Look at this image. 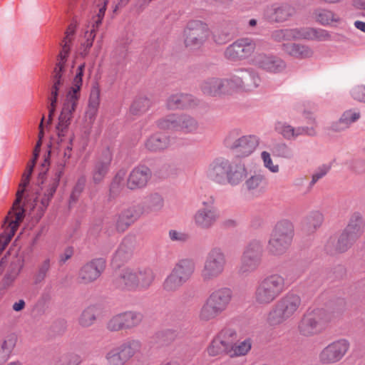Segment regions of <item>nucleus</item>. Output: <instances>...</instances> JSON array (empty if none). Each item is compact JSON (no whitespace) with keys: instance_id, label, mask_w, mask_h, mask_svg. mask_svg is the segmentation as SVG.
<instances>
[{"instance_id":"nucleus-1","label":"nucleus","mask_w":365,"mask_h":365,"mask_svg":"<svg viewBox=\"0 0 365 365\" xmlns=\"http://www.w3.org/2000/svg\"><path fill=\"white\" fill-rule=\"evenodd\" d=\"M247 175V168L244 164H233L225 158L215 159L210 163L206 170L207 178L220 185H238L245 180Z\"/></svg>"},{"instance_id":"nucleus-2","label":"nucleus","mask_w":365,"mask_h":365,"mask_svg":"<svg viewBox=\"0 0 365 365\" xmlns=\"http://www.w3.org/2000/svg\"><path fill=\"white\" fill-rule=\"evenodd\" d=\"M85 66V63H82L78 67L76 76L73 78V86L66 95L61 113L59 115L58 123L56 126L58 143H62L64 141V137L68 132V126L71 123L72 115L76 108L80 98V91L83 84L82 78Z\"/></svg>"},{"instance_id":"nucleus-3","label":"nucleus","mask_w":365,"mask_h":365,"mask_svg":"<svg viewBox=\"0 0 365 365\" xmlns=\"http://www.w3.org/2000/svg\"><path fill=\"white\" fill-rule=\"evenodd\" d=\"M233 297V291L229 287L223 286L214 289L200 308L199 320L207 323L220 317L228 309Z\"/></svg>"},{"instance_id":"nucleus-4","label":"nucleus","mask_w":365,"mask_h":365,"mask_svg":"<svg viewBox=\"0 0 365 365\" xmlns=\"http://www.w3.org/2000/svg\"><path fill=\"white\" fill-rule=\"evenodd\" d=\"M287 289L285 278L278 274H270L257 283L253 293L254 302L267 306L274 302Z\"/></svg>"},{"instance_id":"nucleus-5","label":"nucleus","mask_w":365,"mask_h":365,"mask_svg":"<svg viewBox=\"0 0 365 365\" xmlns=\"http://www.w3.org/2000/svg\"><path fill=\"white\" fill-rule=\"evenodd\" d=\"M302 307L301 297L289 292L272 307L267 314V322L272 327L279 326L294 317Z\"/></svg>"},{"instance_id":"nucleus-6","label":"nucleus","mask_w":365,"mask_h":365,"mask_svg":"<svg viewBox=\"0 0 365 365\" xmlns=\"http://www.w3.org/2000/svg\"><path fill=\"white\" fill-rule=\"evenodd\" d=\"M227 258L225 251L219 247L211 248L206 254L200 269V277L204 282H213L225 272Z\"/></svg>"},{"instance_id":"nucleus-7","label":"nucleus","mask_w":365,"mask_h":365,"mask_svg":"<svg viewBox=\"0 0 365 365\" xmlns=\"http://www.w3.org/2000/svg\"><path fill=\"white\" fill-rule=\"evenodd\" d=\"M270 38L278 43L301 39L324 41L330 40L331 35L322 29L302 27L276 29L272 31Z\"/></svg>"},{"instance_id":"nucleus-8","label":"nucleus","mask_w":365,"mask_h":365,"mask_svg":"<svg viewBox=\"0 0 365 365\" xmlns=\"http://www.w3.org/2000/svg\"><path fill=\"white\" fill-rule=\"evenodd\" d=\"M264 243L252 239L245 246L238 265V272L247 275L256 272L261 266L264 256Z\"/></svg>"},{"instance_id":"nucleus-9","label":"nucleus","mask_w":365,"mask_h":365,"mask_svg":"<svg viewBox=\"0 0 365 365\" xmlns=\"http://www.w3.org/2000/svg\"><path fill=\"white\" fill-rule=\"evenodd\" d=\"M331 320L330 314L323 309H315L303 315L298 323L297 330L303 336H313L325 330Z\"/></svg>"},{"instance_id":"nucleus-10","label":"nucleus","mask_w":365,"mask_h":365,"mask_svg":"<svg viewBox=\"0 0 365 365\" xmlns=\"http://www.w3.org/2000/svg\"><path fill=\"white\" fill-rule=\"evenodd\" d=\"M225 146L237 157L245 158L251 155L258 146L259 139L253 135H244L241 130L232 129L224 139Z\"/></svg>"},{"instance_id":"nucleus-11","label":"nucleus","mask_w":365,"mask_h":365,"mask_svg":"<svg viewBox=\"0 0 365 365\" xmlns=\"http://www.w3.org/2000/svg\"><path fill=\"white\" fill-rule=\"evenodd\" d=\"M142 342L137 339H128L109 349L105 359L108 365H127L136 354L141 352Z\"/></svg>"},{"instance_id":"nucleus-12","label":"nucleus","mask_w":365,"mask_h":365,"mask_svg":"<svg viewBox=\"0 0 365 365\" xmlns=\"http://www.w3.org/2000/svg\"><path fill=\"white\" fill-rule=\"evenodd\" d=\"M210 29L208 26L199 20L190 21L184 29V43L190 49L200 48L208 39Z\"/></svg>"},{"instance_id":"nucleus-13","label":"nucleus","mask_w":365,"mask_h":365,"mask_svg":"<svg viewBox=\"0 0 365 365\" xmlns=\"http://www.w3.org/2000/svg\"><path fill=\"white\" fill-rule=\"evenodd\" d=\"M202 207L196 210L192 217L195 227L202 230L212 229L220 218V212L214 204V199L211 197L208 201L202 202Z\"/></svg>"},{"instance_id":"nucleus-14","label":"nucleus","mask_w":365,"mask_h":365,"mask_svg":"<svg viewBox=\"0 0 365 365\" xmlns=\"http://www.w3.org/2000/svg\"><path fill=\"white\" fill-rule=\"evenodd\" d=\"M256 48V42L249 38L237 39L229 45L225 52V57L231 61L245 60L254 53Z\"/></svg>"},{"instance_id":"nucleus-15","label":"nucleus","mask_w":365,"mask_h":365,"mask_svg":"<svg viewBox=\"0 0 365 365\" xmlns=\"http://www.w3.org/2000/svg\"><path fill=\"white\" fill-rule=\"evenodd\" d=\"M350 346L348 340H336L324 347L319 355V361L324 364H334L339 361L346 355Z\"/></svg>"},{"instance_id":"nucleus-16","label":"nucleus","mask_w":365,"mask_h":365,"mask_svg":"<svg viewBox=\"0 0 365 365\" xmlns=\"http://www.w3.org/2000/svg\"><path fill=\"white\" fill-rule=\"evenodd\" d=\"M295 14V8L289 3L275 2L266 7L264 17L271 23L282 24L289 21Z\"/></svg>"},{"instance_id":"nucleus-17","label":"nucleus","mask_w":365,"mask_h":365,"mask_svg":"<svg viewBox=\"0 0 365 365\" xmlns=\"http://www.w3.org/2000/svg\"><path fill=\"white\" fill-rule=\"evenodd\" d=\"M106 268V260L96 258L83 264L79 269L77 280L82 284H88L97 280Z\"/></svg>"},{"instance_id":"nucleus-18","label":"nucleus","mask_w":365,"mask_h":365,"mask_svg":"<svg viewBox=\"0 0 365 365\" xmlns=\"http://www.w3.org/2000/svg\"><path fill=\"white\" fill-rule=\"evenodd\" d=\"M252 61L259 68L272 73H282L287 67L285 61L281 58L264 53H256Z\"/></svg>"},{"instance_id":"nucleus-19","label":"nucleus","mask_w":365,"mask_h":365,"mask_svg":"<svg viewBox=\"0 0 365 365\" xmlns=\"http://www.w3.org/2000/svg\"><path fill=\"white\" fill-rule=\"evenodd\" d=\"M24 209L19 211H10L4 220V231L0 235V250H4L14 235L19 222L24 219Z\"/></svg>"},{"instance_id":"nucleus-20","label":"nucleus","mask_w":365,"mask_h":365,"mask_svg":"<svg viewBox=\"0 0 365 365\" xmlns=\"http://www.w3.org/2000/svg\"><path fill=\"white\" fill-rule=\"evenodd\" d=\"M152 177L150 169L145 165L135 167L130 173L126 187L130 190H136L145 188Z\"/></svg>"},{"instance_id":"nucleus-21","label":"nucleus","mask_w":365,"mask_h":365,"mask_svg":"<svg viewBox=\"0 0 365 365\" xmlns=\"http://www.w3.org/2000/svg\"><path fill=\"white\" fill-rule=\"evenodd\" d=\"M143 214L145 213L140 203L132 205L123 210L117 217L115 221L116 230L120 232L125 231Z\"/></svg>"},{"instance_id":"nucleus-22","label":"nucleus","mask_w":365,"mask_h":365,"mask_svg":"<svg viewBox=\"0 0 365 365\" xmlns=\"http://www.w3.org/2000/svg\"><path fill=\"white\" fill-rule=\"evenodd\" d=\"M200 101L189 93H175L170 95L166 101L169 110H189L197 107Z\"/></svg>"},{"instance_id":"nucleus-23","label":"nucleus","mask_w":365,"mask_h":365,"mask_svg":"<svg viewBox=\"0 0 365 365\" xmlns=\"http://www.w3.org/2000/svg\"><path fill=\"white\" fill-rule=\"evenodd\" d=\"M112 284L122 291L136 292L135 269L125 267L120 270L113 276Z\"/></svg>"},{"instance_id":"nucleus-24","label":"nucleus","mask_w":365,"mask_h":365,"mask_svg":"<svg viewBox=\"0 0 365 365\" xmlns=\"http://www.w3.org/2000/svg\"><path fill=\"white\" fill-rule=\"evenodd\" d=\"M354 238L343 232L338 237H331L327 242L324 249L329 255H336L346 252L356 242Z\"/></svg>"},{"instance_id":"nucleus-25","label":"nucleus","mask_w":365,"mask_h":365,"mask_svg":"<svg viewBox=\"0 0 365 365\" xmlns=\"http://www.w3.org/2000/svg\"><path fill=\"white\" fill-rule=\"evenodd\" d=\"M111 161V151L108 148L104 149L93 166L92 177L94 183L98 184L103 181L108 173Z\"/></svg>"},{"instance_id":"nucleus-26","label":"nucleus","mask_w":365,"mask_h":365,"mask_svg":"<svg viewBox=\"0 0 365 365\" xmlns=\"http://www.w3.org/2000/svg\"><path fill=\"white\" fill-rule=\"evenodd\" d=\"M292 244V242L288 240L271 232L267 244V250L272 256L281 257L287 253Z\"/></svg>"},{"instance_id":"nucleus-27","label":"nucleus","mask_w":365,"mask_h":365,"mask_svg":"<svg viewBox=\"0 0 365 365\" xmlns=\"http://www.w3.org/2000/svg\"><path fill=\"white\" fill-rule=\"evenodd\" d=\"M224 83V78L210 77L202 82L200 90L204 95L211 97L227 95Z\"/></svg>"},{"instance_id":"nucleus-28","label":"nucleus","mask_w":365,"mask_h":365,"mask_svg":"<svg viewBox=\"0 0 365 365\" xmlns=\"http://www.w3.org/2000/svg\"><path fill=\"white\" fill-rule=\"evenodd\" d=\"M58 62L56 64L52 74V86L50 88V97L52 99V103H57L58 92L61 86L63 84V73L66 59L58 57Z\"/></svg>"},{"instance_id":"nucleus-29","label":"nucleus","mask_w":365,"mask_h":365,"mask_svg":"<svg viewBox=\"0 0 365 365\" xmlns=\"http://www.w3.org/2000/svg\"><path fill=\"white\" fill-rule=\"evenodd\" d=\"M365 230V219L359 212H354L350 217L348 225L344 230L346 233L357 240Z\"/></svg>"},{"instance_id":"nucleus-30","label":"nucleus","mask_w":365,"mask_h":365,"mask_svg":"<svg viewBox=\"0 0 365 365\" xmlns=\"http://www.w3.org/2000/svg\"><path fill=\"white\" fill-rule=\"evenodd\" d=\"M282 48L285 53L297 59H307L312 58L314 55L313 49L306 44L283 43Z\"/></svg>"},{"instance_id":"nucleus-31","label":"nucleus","mask_w":365,"mask_h":365,"mask_svg":"<svg viewBox=\"0 0 365 365\" xmlns=\"http://www.w3.org/2000/svg\"><path fill=\"white\" fill-rule=\"evenodd\" d=\"M361 118V113L359 109L353 108L345 110L340 118L334 122L331 125V129L335 132L343 131L356 122Z\"/></svg>"},{"instance_id":"nucleus-32","label":"nucleus","mask_w":365,"mask_h":365,"mask_svg":"<svg viewBox=\"0 0 365 365\" xmlns=\"http://www.w3.org/2000/svg\"><path fill=\"white\" fill-rule=\"evenodd\" d=\"M136 292L148 289L153 284L155 274L149 267L135 269Z\"/></svg>"},{"instance_id":"nucleus-33","label":"nucleus","mask_w":365,"mask_h":365,"mask_svg":"<svg viewBox=\"0 0 365 365\" xmlns=\"http://www.w3.org/2000/svg\"><path fill=\"white\" fill-rule=\"evenodd\" d=\"M145 148L150 152H159L169 148L171 145V138L168 135L156 133L150 135L145 141Z\"/></svg>"},{"instance_id":"nucleus-34","label":"nucleus","mask_w":365,"mask_h":365,"mask_svg":"<svg viewBox=\"0 0 365 365\" xmlns=\"http://www.w3.org/2000/svg\"><path fill=\"white\" fill-rule=\"evenodd\" d=\"M196 265L195 261L191 258H182L179 259L171 270L176 275L182 277L185 282L189 281L195 273Z\"/></svg>"},{"instance_id":"nucleus-35","label":"nucleus","mask_w":365,"mask_h":365,"mask_svg":"<svg viewBox=\"0 0 365 365\" xmlns=\"http://www.w3.org/2000/svg\"><path fill=\"white\" fill-rule=\"evenodd\" d=\"M63 173V166H58L55 173L53 176L50 180L46 190L44 191L43 196L41 199V209L43 210H45L48 205H49V202L52 199L54 193L56 191V189L59 185L60 179Z\"/></svg>"},{"instance_id":"nucleus-36","label":"nucleus","mask_w":365,"mask_h":365,"mask_svg":"<svg viewBox=\"0 0 365 365\" xmlns=\"http://www.w3.org/2000/svg\"><path fill=\"white\" fill-rule=\"evenodd\" d=\"M132 250V237H125L113 256V262L115 263L117 267L120 266L121 264L126 262L130 257Z\"/></svg>"},{"instance_id":"nucleus-37","label":"nucleus","mask_w":365,"mask_h":365,"mask_svg":"<svg viewBox=\"0 0 365 365\" xmlns=\"http://www.w3.org/2000/svg\"><path fill=\"white\" fill-rule=\"evenodd\" d=\"M324 217L319 211H312L302 221V230L307 234L314 232L322 224Z\"/></svg>"},{"instance_id":"nucleus-38","label":"nucleus","mask_w":365,"mask_h":365,"mask_svg":"<svg viewBox=\"0 0 365 365\" xmlns=\"http://www.w3.org/2000/svg\"><path fill=\"white\" fill-rule=\"evenodd\" d=\"M242 90L251 91L257 88L260 83L261 78L252 68H242Z\"/></svg>"},{"instance_id":"nucleus-39","label":"nucleus","mask_w":365,"mask_h":365,"mask_svg":"<svg viewBox=\"0 0 365 365\" xmlns=\"http://www.w3.org/2000/svg\"><path fill=\"white\" fill-rule=\"evenodd\" d=\"M272 232L292 242L294 236V226L289 220L282 219L277 222Z\"/></svg>"},{"instance_id":"nucleus-40","label":"nucleus","mask_w":365,"mask_h":365,"mask_svg":"<svg viewBox=\"0 0 365 365\" xmlns=\"http://www.w3.org/2000/svg\"><path fill=\"white\" fill-rule=\"evenodd\" d=\"M145 214L160 212L164 207V198L157 192L151 193L140 203Z\"/></svg>"},{"instance_id":"nucleus-41","label":"nucleus","mask_w":365,"mask_h":365,"mask_svg":"<svg viewBox=\"0 0 365 365\" xmlns=\"http://www.w3.org/2000/svg\"><path fill=\"white\" fill-rule=\"evenodd\" d=\"M99 312V307L96 305L87 307L82 311L78 317V324L83 328L91 327L96 322Z\"/></svg>"},{"instance_id":"nucleus-42","label":"nucleus","mask_w":365,"mask_h":365,"mask_svg":"<svg viewBox=\"0 0 365 365\" xmlns=\"http://www.w3.org/2000/svg\"><path fill=\"white\" fill-rule=\"evenodd\" d=\"M124 330H130L138 327L143 319V314L138 311L121 312Z\"/></svg>"},{"instance_id":"nucleus-43","label":"nucleus","mask_w":365,"mask_h":365,"mask_svg":"<svg viewBox=\"0 0 365 365\" xmlns=\"http://www.w3.org/2000/svg\"><path fill=\"white\" fill-rule=\"evenodd\" d=\"M34 169V165H27L26 170L24 172V173L22 175V180L19 185V187L21 189H19L16 192V198L14 202L12 210L14 211H19L21 210V209H24L22 207H21L20 203L21 202L25 188L29 183V178L30 176L33 172Z\"/></svg>"},{"instance_id":"nucleus-44","label":"nucleus","mask_w":365,"mask_h":365,"mask_svg":"<svg viewBox=\"0 0 365 365\" xmlns=\"http://www.w3.org/2000/svg\"><path fill=\"white\" fill-rule=\"evenodd\" d=\"M179 132L185 134H195L199 129L198 121L187 114H180Z\"/></svg>"},{"instance_id":"nucleus-45","label":"nucleus","mask_w":365,"mask_h":365,"mask_svg":"<svg viewBox=\"0 0 365 365\" xmlns=\"http://www.w3.org/2000/svg\"><path fill=\"white\" fill-rule=\"evenodd\" d=\"M180 114L170 113L156 121V125L159 129L168 130L179 132Z\"/></svg>"},{"instance_id":"nucleus-46","label":"nucleus","mask_w":365,"mask_h":365,"mask_svg":"<svg viewBox=\"0 0 365 365\" xmlns=\"http://www.w3.org/2000/svg\"><path fill=\"white\" fill-rule=\"evenodd\" d=\"M252 340L246 338L242 341L234 342L230 348L229 356L231 358L246 356L251 350Z\"/></svg>"},{"instance_id":"nucleus-47","label":"nucleus","mask_w":365,"mask_h":365,"mask_svg":"<svg viewBox=\"0 0 365 365\" xmlns=\"http://www.w3.org/2000/svg\"><path fill=\"white\" fill-rule=\"evenodd\" d=\"M206 351L210 356H217L224 354L229 356L230 348L225 341L220 340L217 336H215L207 346Z\"/></svg>"},{"instance_id":"nucleus-48","label":"nucleus","mask_w":365,"mask_h":365,"mask_svg":"<svg viewBox=\"0 0 365 365\" xmlns=\"http://www.w3.org/2000/svg\"><path fill=\"white\" fill-rule=\"evenodd\" d=\"M100 104V89L98 86L91 88L86 115L90 120H93L97 114Z\"/></svg>"},{"instance_id":"nucleus-49","label":"nucleus","mask_w":365,"mask_h":365,"mask_svg":"<svg viewBox=\"0 0 365 365\" xmlns=\"http://www.w3.org/2000/svg\"><path fill=\"white\" fill-rule=\"evenodd\" d=\"M242 68L236 70L229 78H224L226 94H231L237 89L242 90Z\"/></svg>"},{"instance_id":"nucleus-50","label":"nucleus","mask_w":365,"mask_h":365,"mask_svg":"<svg viewBox=\"0 0 365 365\" xmlns=\"http://www.w3.org/2000/svg\"><path fill=\"white\" fill-rule=\"evenodd\" d=\"M316 20L323 26L330 25L332 23H339L341 18L333 11L324 9H318L314 11Z\"/></svg>"},{"instance_id":"nucleus-51","label":"nucleus","mask_w":365,"mask_h":365,"mask_svg":"<svg viewBox=\"0 0 365 365\" xmlns=\"http://www.w3.org/2000/svg\"><path fill=\"white\" fill-rule=\"evenodd\" d=\"M182 277L176 275L172 271L165 277L163 283V288L167 292H175L178 291L186 282L182 280Z\"/></svg>"},{"instance_id":"nucleus-52","label":"nucleus","mask_w":365,"mask_h":365,"mask_svg":"<svg viewBox=\"0 0 365 365\" xmlns=\"http://www.w3.org/2000/svg\"><path fill=\"white\" fill-rule=\"evenodd\" d=\"M74 33H75V26L73 24H71L68 26L66 31L65 32V37L61 44L62 49H61L60 53L58 54V58L67 60V57L69 54L70 48H71L70 44L72 41Z\"/></svg>"},{"instance_id":"nucleus-53","label":"nucleus","mask_w":365,"mask_h":365,"mask_svg":"<svg viewBox=\"0 0 365 365\" xmlns=\"http://www.w3.org/2000/svg\"><path fill=\"white\" fill-rule=\"evenodd\" d=\"M270 150L272 155L277 158L289 160L294 157L292 149L285 143L273 144Z\"/></svg>"},{"instance_id":"nucleus-54","label":"nucleus","mask_w":365,"mask_h":365,"mask_svg":"<svg viewBox=\"0 0 365 365\" xmlns=\"http://www.w3.org/2000/svg\"><path fill=\"white\" fill-rule=\"evenodd\" d=\"M51 267V260L49 257L43 259L37 267L36 272L34 276L35 284H40L46 278Z\"/></svg>"},{"instance_id":"nucleus-55","label":"nucleus","mask_w":365,"mask_h":365,"mask_svg":"<svg viewBox=\"0 0 365 365\" xmlns=\"http://www.w3.org/2000/svg\"><path fill=\"white\" fill-rule=\"evenodd\" d=\"M233 38V34L227 26H220L212 32L214 41L219 45H222L230 41Z\"/></svg>"},{"instance_id":"nucleus-56","label":"nucleus","mask_w":365,"mask_h":365,"mask_svg":"<svg viewBox=\"0 0 365 365\" xmlns=\"http://www.w3.org/2000/svg\"><path fill=\"white\" fill-rule=\"evenodd\" d=\"M16 336H8L0 346V365L5 363L16 345Z\"/></svg>"},{"instance_id":"nucleus-57","label":"nucleus","mask_w":365,"mask_h":365,"mask_svg":"<svg viewBox=\"0 0 365 365\" xmlns=\"http://www.w3.org/2000/svg\"><path fill=\"white\" fill-rule=\"evenodd\" d=\"M151 102L145 96L136 98L132 103L130 111L133 115H140L146 112L150 107Z\"/></svg>"},{"instance_id":"nucleus-58","label":"nucleus","mask_w":365,"mask_h":365,"mask_svg":"<svg viewBox=\"0 0 365 365\" xmlns=\"http://www.w3.org/2000/svg\"><path fill=\"white\" fill-rule=\"evenodd\" d=\"M265 184L266 178L264 175L261 173H255L247 179L245 186L249 192L254 193Z\"/></svg>"},{"instance_id":"nucleus-59","label":"nucleus","mask_w":365,"mask_h":365,"mask_svg":"<svg viewBox=\"0 0 365 365\" xmlns=\"http://www.w3.org/2000/svg\"><path fill=\"white\" fill-rule=\"evenodd\" d=\"M215 336L220 340L225 341L229 348L237 339V331L234 328L227 326L224 327Z\"/></svg>"},{"instance_id":"nucleus-60","label":"nucleus","mask_w":365,"mask_h":365,"mask_svg":"<svg viewBox=\"0 0 365 365\" xmlns=\"http://www.w3.org/2000/svg\"><path fill=\"white\" fill-rule=\"evenodd\" d=\"M23 264L20 263H12L5 274L2 282L4 287L10 286L18 275L20 274Z\"/></svg>"},{"instance_id":"nucleus-61","label":"nucleus","mask_w":365,"mask_h":365,"mask_svg":"<svg viewBox=\"0 0 365 365\" xmlns=\"http://www.w3.org/2000/svg\"><path fill=\"white\" fill-rule=\"evenodd\" d=\"M82 361L81 356L74 352H68L58 357L54 365H79Z\"/></svg>"},{"instance_id":"nucleus-62","label":"nucleus","mask_w":365,"mask_h":365,"mask_svg":"<svg viewBox=\"0 0 365 365\" xmlns=\"http://www.w3.org/2000/svg\"><path fill=\"white\" fill-rule=\"evenodd\" d=\"M125 175V170H120L116 173V175L113 178V180L110 186V195L112 197H115V195H117L121 190L122 185L124 182Z\"/></svg>"},{"instance_id":"nucleus-63","label":"nucleus","mask_w":365,"mask_h":365,"mask_svg":"<svg viewBox=\"0 0 365 365\" xmlns=\"http://www.w3.org/2000/svg\"><path fill=\"white\" fill-rule=\"evenodd\" d=\"M95 37V29H90L89 31H86L85 32V41L81 43L80 48V55L82 57L84 58L88 54L90 48L93 46Z\"/></svg>"},{"instance_id":"nucleus-64","label":"nucleus","mask_w":365,"mask_h":365,"mask_svg":"<svg viewBox=\"0 0 365 365\" xmlns=\"http://www.w3.org/2000/svg\"><path fill=\"white\" fill-rule=\"evenodd\" d=\"M275 130L288 140H294L295 128L287 123L278 122L275 125Z\"/></svg>"}]
</instances>
